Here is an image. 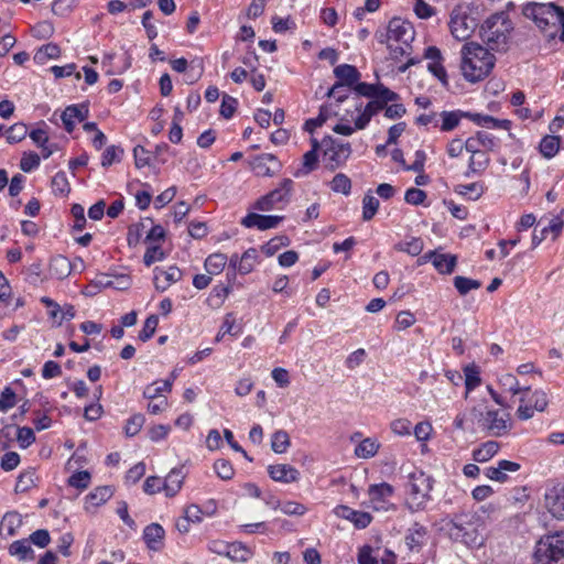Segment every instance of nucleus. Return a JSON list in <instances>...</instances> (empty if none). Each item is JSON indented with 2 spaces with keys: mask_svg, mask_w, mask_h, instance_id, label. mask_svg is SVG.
Returning a JSON list of instances; mask_svg holds the SVG:
<instances>
[{
  "mask_svg": "<svg viewBox=\"0 0 564 564\" xmlns=\"http://www.w3.org/2000/svg\"><path fill=\"white\" fill-rule=\"evenodd\" d=\"M164 535L165 531L159 523H151L143 530V540L152 551H159L162 547Z\"/></svg>",
  "mask_w": 564,
  "mask_h": 564,
  "instance_id": "393cba45",
  "label": "nucleus"
},
{
  "mask_svg": "<svg viewBox=\"0 0 564 564\" xmlns=\"http://www.w3.org/2000/svg\"><path fill=\"white\" fill-rule=\"evenodd\" d=\"M522 14L534 22L547 40L558 37L564 42V8L554 2H528L522 7Z\"/></svg>",
  "mask_w": 564,
  "mask_h": 564,
  "instance_id": "f257e3e1",
  "label": "nucleus"
},
{
  "mask_svg": "<svg viewBox=\"0 0 564 564\" xmlns=\"http://www.w3.org/2000/svg\"><path fill=\"white\" fill-rule=\"evenodd\" d=\"M182 468H173L164 479L163 490L167 497H174L182 488L184 481Z\"/></svg>",
  "mask_w": 564,
  "mask_h": 564,
  "instance_id": "cd10ccee",
  "label": "nucleus"
},
{
  "mask_svg": "<svg viewBox=\"0 0 564 564\" xmlns=\"http://www.w3.org/2000/svg\"><path fill=\"white\" fill-rule=\"evenodd\" d=\"M378 448L379 445L375 441L366 438L356 446L355 454L360 458H370L377 454Z\"/></svg>",
  "mask_w": 564,
  "mask_h": 564,
  "instance_id": "864d4df0",
  "label": "nucleus"
},
{
  "mask_svg": "<svg viewBox=\"0 0 564 564\" xmlns=\"http://www.w3.org/2000/svg\"><path fill=\"white\" fill-rule=\"evenodd\" d=\"M324 156L327 160V167L330 171L343 166L351 154V147L348 142H339L332 137L323 140Z\"/></svg>",
  "mask_w": 564,
  "mask_h": 564,
  "instance_id": "6e6552de",
  "label": "nucleus"
},
{
  "mask_svg": "<svg viewBox=\"0 0 564 564\" xmlns=\"http://www.w3.org/2000/svg\"><path fill=\"white\" fill-rule=\"evenodd\" d=\"M123 154V150L117 145H110L106 148L101 158V165L104 167H108L116 162H120L121 156Z\"/></svg>",
  "mask_w": 564,
  "mask_h": 564,
  "instance_id": "bf43d9fd",
  "label": "nucleus"
},
{
  "mask_svg": "<svg viewBox=\"0 0 564 564\" xmlns=\"http://www.w3.org/2000/svg\"><path fill=\"white\" fill-rule=\"evenodd\" d=\"M159 324V317L156 315H150L139 333V339L142 341L149 340L155 333Z\"/></svg>",
  "mask_w": 564,
  "mask_h": 564,
  "instance_id": "680f3d73",
  "label": "nucleus"
},
{
  "mask_svg": "<svg viewBox=\"0 0 564 564\" xmlns=\"http://www.w3.org/2000/svg\"><path fill=\"white\" fill-rule=\"evenodd\" d=\"M228 258L225 253L217 252L207 257L204 267L209 274H219L224 270Z\"/></svg>",
  "mask_w": 564,
  "mask_h": 564,
  "instance_id": "4c0bfd02",
  "label": "nucleus"
},
{
  "mask_svg": "<svg viewBox=\"0 0 564 564\" xmlns=\"http://www.w3.org/2000/svg\"><path fill=\"white\" fill-rule=\"evenodd\" d=\"M424 57L430 62L427 69L442 83L443 86L448 85L447 74L442 64V53L436 46H429L424 52Z\"/></svg>",
  "mask_w": 564,
  "mask_h": 564,
  "instance_id": "6ab92c4d",
  "label": "nucleus"
},
{
  "mask_svg": "<svg viewBox=\"0 0 564 564\" xmlns=\"http://www.w3.org/2000/svg\"><path fill=\"white\" fill-rule=\"evenodd\" d=\"M334 512L337 517L351 521L357 529L367 528L372 520L370 513L357 511L343 505L337 506Z\"/></svg>",
  "mask_w": 564,
  "mask_h": 564,
  "instance_id": "aec40b11",
  "label": "nucleus"
},
{
  "mask_svg": "<svg viewBox=\"0 0 564 564\" xmlns=\"http://www.w3.org/2000/svg\"><path fill=\"white\" fill-rule=\"evenodd\" d=\"M294 182L291 178H284L280 185L273 191L269 192L270 198L276 205H285L290 202L293 193Z\"/></svg>",
  "mask_w": 564,
  "mask_h": 564,
  "instance_id": "c85d7f7f",
  "label": "nucleus"
},
{
  "mask_svg": "<svg viewBox=\"0 0 564 564\" xmlns=\"http://www.w3.org/2000/svg\"><path fill=\"white\" fill-rule=\"evenodd\" d=\"M334 75L338 79L329 89V95H336L344 87H352L359 82L361 74L349 64H341L334 68Z\"/></svg>",
  "mask_w": 564,
  "mask_h": 564,
  "instance_id": "f8f14e48",
  "label": "nucleus"
},
{
  "mask_svg": "<svg viewBox=\"0 0 564 564\" xmlns=\"http://www.w3.org/2000/svg\"><path fill=\"white\" fill-rule=\"evenodd\" d=\"M6 138L9 143H18L22 141L26 134H28V127L26 124L19 122L14 123L10 128H8L6 131Z\"/></svg>",
  "mask_w": 564,
  "mask_h": 564,
  "instance_id": "5fc2aeb1",
  "label": "nucleus"
},
{
  "mask_svg": "<svg viewBox=\"0 0 564 564\" xmlns=\"http://www.w3.org/2000/svg\"><path fill=\"white\" fill-rule=\"evenodd\" d=\"M333 192L348 196L351 191V181L344 173H337L329 183Z\"/></svg>",
  "mask_w": 564,
  "mask_h": 564,
  "instance_id": "79ce46f5",
  "label": "nucleus"
},
{
  "mask_svg": "<svg viewBox=\"0 0 564 564\" xmlns=\"http://www.w3.org/2000/svg\"><path fill=\"white\" fill-rule=\"evenodd\" d=\"M544 502L554 518L564 519V484L549 489L545 494Z\"/></svg>",
  "mask_w": 564,
  "mask_h": 564,
  "instance_id": "dca6fc26",
  "label": "nucleus"
},
{
  "mask_svg": "<svg viewBox=\"0 0 564 564\" xmlns=\"http://www.w3.org/2000/svg\"><path fill=\"white\" fill-rule=\"evenodd\" d=\"M153 273H154V276H153L154 286L160 292H164L173 283L177 282L182 278L181 270L175 265H171L167 269L156 267L153 270Z\"/></svg>",
  "mask_w": 564,
  "mask_h": 564,
  "instance_id": "f3484780",
  "label": "nucleus"
},
{
  "mask_svg": "<svg viewBox=\"0 0 564 564\" xmlns=\"http://www.w3.org/2000/svg\"><path fill=\"white\" fill-rule=\"evenodd\" d=\"M283 216L275 215H260L256 213H249L241 220V225L246 228H257L259 230H267L275 228L282 220Z\"/></svg>",
  "mask_w": 564,
  "mask_h": 564,
  "instance_id": "a211bd4d",
  "label": "nucleus"
},
{
  "mask_svg": "<svg viewBox=\"0 0 564 564\" xmlns=\"http://www.w3.org/2000/svg\"><path fill=\"white\" fill-rule=\"evenodd\" d=\"M449 28L455 39L465 41L471 35L475 29V21L460 9H454L451 13Z\"/></svg>",
  "mask_w": 564,
  "mask_h": 564,
  "instance_id": "9d476101",
  "label": "nucleus"
},
{
  "mask_svg": "<svg viewBox=\"0 0 564 564\" xmlns=\"http://www.w3.org/2000/svg\"><path fill=\"white\" fill-rule=\"evenodd\" d=\"M465 372V387H466V395L473 391L476 387H478L481 382L479 370L475 366H468L464 370Z\"/></svg>",
  "mask_w": 564,
  "mask_h": 564,
  "instance_id": "13d9d810",
  "label": "nucleus"
},
{
  "mask_svg": "<svg viewBox=\"0 0 564 564\" xmlns=\"http://www.w3.org/2000/svg\"><path fill=\"white\" fill-rule=\"evenodd\" d=\"M413 39L414 31L410 22L401 18H393L389 21L386 34L387 41H394L409 46V43L413 41Z\"/></svg>",
  "mask_w": 564,
  "mask_h": 564,
  "instance_id": "9b49d317",
  "label": "nucleus"
},
{
  "mask_svg": "<svg viewBox=\"0 0 564 564\" xmlns=\"http://www.w3.org/2000/svg\"><path fill=\"white\" fill-rule=\"evenodd\" d=\"M144 422H145V419H144L143 414L138 413V414L132 415L127 421V424H126L124 431H126L127 436L137 435L141 431Z\"/></svg>",
  "mask_w": 564,
  "mask_h": 564,
  "instance_id": "0e129e2a",
  "label": "nucleus"
},
{
  "mask_svg": "<svg viewBox=\"0 0 564 564\" xmlns=\"http://www.w3.org/2000/svg\"><path fill=\"white\" fill-rule=\"evenodd\" d=\"M112 495H113V491L110 486H101V487H97L94 491H91L87 496V500L93 506H99V505L106 502L107 500H109L112 497Z\"/></svg>",
  "mask_w": 564,
  "mask_h": 564,
  "instance_id": "49530a36",
  "label": "nucleus"
},
{
  "mask_svg": "<svg viewBox=\"0 0 564 564\" xmlns=\"http://www.w3.org/2000/svg\"><path fill=\"white\" fill-rule=\"evenodd\" d=\"M165 254L160 246H150L147 248L143 256V263L147 267L152 265L154 262L162 261Z\"/></svg>",
  "mask_w": 564,
  "mask_h": 564,
  "instance_id": "774afa93",
  "label": "nucleus"
},
{
  "mask_svg": "<svg viewBox=\"0 0 564 564\" xmlns=\"http://www.w3.org/2000/svg\"><path fill=\"white\" fill-rule=\"evenodd\" d=\"M290 446V437L289 434L283 431L279 430L273 433L272 440H271V448L276 454L285 453L286 449Z\"/></svg>",
  "mask_w": 564,
  "mask_h": 564,
  "instance_id": "a18cd8bd",
  "label": "nucleus"
},
{
  "mask_svg": "<svg viewBox=\"0 0 564 564\" xmlns=\"http://www.w3.org/2000/svg\"><path fill=\"white\" fill-rule=\"evenodd\" d=\"M424 248V242L419 237H412L410 240L399 242L394 246L397 251L405 252L412 257L419 256Z\"/></svg>",
  "mask_w": 564,
  "mask_h": 564,
  "instance_id": "a19ab883",
  "label": "nucleus"
},
{
  "mask_svg": "<svg viewBox=\"0 0 564 564\" xmlns=\"http://www.w3.org/2000/svg\"><path fill=\"white\" fill-rule=\"evenodd\" d=\"M399 100V94L392 91L391 89H382L380 94L371 98L366 106H364L361 101L357 102L355 105V109L359 112V116L355 120L356 128L359 130L365 129L373 116L382 110L384 111L387 104L390 101Z\"/></svg>",
  "mask_w": 564,
  "mask_h": 564,
  "instance_id": "423d86ee",
  "label": "nucleus"
},
{
  "mask_svg": "<svg viewBox=\"0 0 564 564\" xmlns=\"http://www.w3.org/2000/svg\"><path fill=\"white\" fill-rule=\"evenodd\" d=\"M427 529L426 527L415 522L406 531L404 541L410 551L419 552L426 543Z\"/></svg>",
  "mask_w": 564,
  "mask_h": 564,
  "instance_id": "4be33fe9",
  "label": "nucleus"
},
{
  "mask_svg": "<svg viewBox=\"0 0 564 564\" xmlns=\"http://www.w3.org/2000/svg\"><path fill=\"white\" fill-rule=\"evenodd\" d=\"M318 164V155L315 150H310L303 155V163L300 169L294 172L295 177H303L313 172Z\"/></svg>",
  "mask_w": 564,
  "mask_h": 564,
  "instance_id": "e433bc0d",
  "label": "nucleus"
},
{
  "mask_svg": "<svg viewBox=\"0 0 564 564\" xmlns=\"http://www.w3.org/2000/svg\"><path fill=\"white\" fill-rule=\"evenodd\" d=\"M382 89H389L384 85L377 83V84H368V83H359L354 86V90L357 93V95L367 97V98H373L380 94Z\"/></svg>",
  "mask_w": 564,
  "mask_h": 564,
  "instance_id": "c03bdc74",
  "label": "nucleus"
},
{
  "mask_svg": "<svg viewBox=\"0 0 564 564\" xmlns=\"http://www.w3.org/2000/svg\"><path fill=\"white\" fill-rule=\"evenodd\" d=\"M2 523L7 527L8 535L14 536L22 525V517L17 511H10L3 516Z\"/></svg>",
  "mask_w": 564,
  "mask_h": 564,
  "instance_id": "6e6d98bb",
  "label": "nucleus"
},
{
  "mask_svg": "<svg viewBox=\"0 0 564 564\" xmlns=\"http://www.w3.org/2000/svg\"><path fill=\"white\" fill-rule=\"evenodd\" d=\"M268 473L274 481L283 484L294 482L300 478V471L288 464L270 465L268 467Z\"/></svg>",
  "mask_w": 564,
  "mask_h": 564,
  "instance_id": "412c9836",
  "label": "nucleus"
},
{
  "mask_svg": "<svg viewBox=\"0 0 564 564\" xmlns=\"http://www.w3.org/2000/svg\"><path fill=\"white\" fill-rule=\"evenodd\" d=\"M560 149V138L546 135L540 143V151L545 158H553Z\"/></svg>",
  "mask_w": 564,
  "mask_h": 564,
  "instance_id": "3c124183",
  "label": "nucleus"
},
{
  "mask_svg": "<svg viewBox=\"0 0 564 564\" xmlns=\"http://www.w3.org/2000/svg\"><path fill=\"white\" fill-rule=\"evenodd\" d=\"M172 389V381H155L152 384L145 387L143 397L150 400H160L163 392H170Z\"/></svg>",
  "mask_w": 564,
  "mask_h": 564,
  "instance_id": "c9c22d12",
  "label": "nucleus"
},
{
  "mask_svg": "<svg viewBox=\"0 0 564 564\" xmlns=\"http://www.w3.org/2000/svg\"><path fill=\"white\" fill-rule=\"evenodd\" d=\"M454 286L460 295H466L471 290H477L481 286V282L478 280L457 275L454 278Z\"/></svg>",
  "mask_w": 564,
  "mask_h": 564,
  "instance_id": "8fccbe9b",
  "label": "nucleus"
},
{
  "mask_svg": "<svg viewBox=\"0 0 564 564\" xmlns=\"http://www.w3.org/2000/svg\"><path fill=\"white\" fill-rule=\"evenodd\" d=\"M534 557L540 564H556L564 560V532L558 531L542 536L534 551Z\"/></svg>",
  "mask_w": 564,
  "mask_h": 564,
  "instance_id": "39448f33",
  "label": "nucleus"
},
{
  "mask_svg": "<svg viewBox=\"0 0 564 564\" xmlns=\"http://www.w3.org/2000/svg\"><path fill=\"white\" fill-rule=\"evenodd\" d=\"M498 451L499 444L495 441H488L480 447L474 449L473 458L478 463H485L492 458L498 453Z\"/></svg>",
  "mask_w": 564,
  "mask_h": 564,
  "instance_id": "72a5a7b5",
  "label": "nucleus"
},
{
  "mask_svg": "<svg viewBox=\"0 0 564 564\" xmlns=\"http://www.w3.org/2000/svg\"><path fill=\"white\" fill-rule=\"evenodd\" d=\"M40 163L41 158L37 153L24 152L20 161V169L25 173H30L36 170L40 166Z\"/></svg>",
  "mask_w": 564,
  "mask_h": 564,
  "instance_id": "052dcab7",
  "label": "nucleus"
},
{
  "mask_svg": "<svg viewBox=\"0 0 564 564\" xmlns=\"http://www.w3.org/2000/svg\"><path fill=\"white\" fill-rule=\"evenodd\" d=\"M433 478L423 470L416 469L409 475L406 485V506L411 512L422 511L431 501Z\"/></svg>",
  "mask_w": 564,
  "mask_h": 564,
  "instance_id": "20e7f679",
  "label": "nucleus"
},
{
  "mask_svg": "<svg viewBox=\"0 0 564 564\" xmlns=\"http://www.w3.org/2000/svg\"><path fill=\"white\" fill-rule=\"evenodd\" d=\"M61 50L57 44L48 43L41 46L35 55L34 61L37 64H45L48 59H55L59 56Z\"/></svg>",
  "mask_w": 564,
  "mask_h": 564,
  "instance_id": "58836bf2",
  "label": "nucleus"
},
{
  "mask_svg": "<svg viewBox=\"0 0 564 564\" xmlns=\"http://www.w3.org/2000/svg\"><path fill=\"white\" fill-rule=\"evenodd\" d=\"M479 425L489 435L501 436L511 429L510 415L499 410H487L480 413Z\"/></svg>",
  "mask_w": 564,
  "mask_h": 564,
  "instance_id": "1a4fd4ad",
  "label": "nucleus"
},
{
  "mask_svg": "<svg viewBox=\"0 0 564 564\" xmlns=\"http://www.w3.org/2000/svg\"><path fill=\"white\" fill-rule=\"evenodd\" d=\"M216 552L226 555L235 562H247L252 555L250 549L240 542L223 545V549Z\"/></svg>",
  "mask_w": 564,
  "mask_h": 564,
  "instance_id": "a878e982",
  "label": "nucleus"
},
{
  "mask_svg": "<svg viewBox=\"0 0 564 564\" xmlns=\"http://www.w3.org/2000/svg\"><path fill=\"white\" fill-rule=\"evenodd\" d=\"M76 263H72L68 258L57 254L51 259L50 273L52 276L63 280L66 279L75 269Z\"/></svg>",
  "mask_w": 564,
  "mask_h": 564,
  "instance_id": "b1692460",
  "label": "nucleus"
},
{
  "mask_svg": "<svg viewBox=\"0 0 564 564\" xmlns=\"http://www.w3.org/2000/svg\"><path fill=\"white\" fill-rule=\"evenodd\" d=\"M380 203L378 198L368 192L362 199V219L365 221L371 220L378 212Z\"/></svg>",
  "mask_w": 564,
  "mask_h": 564,
  "instance_id": "37998d69",
  "label": "nucleus"
},
{
  "mask_svg": "<svg viewBox=\"0 0 564 564\" xmlns=\"http://www.w3.org/2000/svg\"><path fill=\"white\" fill-rule=\"evenodd\" d=\"M462 72L466 80L476 83L486 78L495 66V55L478 43H466L462 48Z\"/></svg>",
  "mask_w": 564,
  "mask_h": 564,
  "instance_id": "f03ea898",
  "label": "nucleus"
},
{
  "mask_svg": "<svg viewBox=\"0 0 564 564\" xmlns=\"http://www.w3.org/2000/svg\"><path fill=\"white\" fill-rule=\"evenodd\" d=\"M214 470L224 480L231 479L235 474L231 464L226 459H217L214 463Z\"/></svg>",
  "mask_w": 564,
  "mask_h": 564,
  "instance_id": "338daca9",
  "label": "nucleus"
},
{
  "mask_svg": "<svg viewBox=\"0 0 564 564\" xmlns=\"http://www.w3.org/2000/svg\"><path fill=\"white\" fill-rule=\"evenodd\" d=\"M250 167L257 176H272L281 169V163L273 154L262 153L252 158Z\"/></svg>",
  "mask_w": 564,
  "mask_h": 564,
  "instance_id": "4468645a",
  "label": "nucleus"
},
{
  "mask_svg": "<svg viewBox=\"0 0 564 564\" xmlns=\"http://www.w3.org/2000/svg\"><path fill=\"white\" fill-rule=\"evenodd\" d=\"M258 259L259 254L257 249L249 248L248 250H246L240 257L239 273L242 275L250 273L258 263Z\"/></svg>",
  "mask_w": 564,
  "mask_h": 564,
  "instance_id": "ea45409f",
  "label": "nucleus"
},
{
  "mask_svg": "<svg viewBox=\"0 0 564 564\" xmlns=\"http://www.w3.org/2000/svg\"><path fill=\"white\" fill-rule=\"evenodd\" d=\"M467 516H456L448 523V534L451 539L459 541L468 546L476 547L482 544V538L478 534L471 522L465 521Z\"/></svg>",
  "mask_w": 564,
  "mask_h": 564,
  "instance_id": "0eeeda50",
  "label": "nucleus"
},
{
  "mask_svg": "<svg viewBox=\"0 0 564 564\" xmlns=\"http://www.w3.org/2000/svg\"><path fill=\"white\" fill-rule=\"evenodd\" d=\"M9 553L17 556L20 561L33 560L34 553L29 540H17L9 546Z\"/></svg>",
  "mask_w": 564,
  "mask_h": 564,
  "instance_id": "473e14b6",
  "label": "nucleus"
},
{
  "mask_svg": "<svg viewBox=\"0 0 564 564\" xmlns=\"http://www.w3.org/2000/svg\"><path fill=\"white\" fill-rule=\"evenodd\" d=\"M423 262L432 261L440 273H452L456 265V257L430 251L422 257Z\"/></svg>",
  "mask_w": 564,
  "mask_h": 564,
  "instance_id": "5701e85b",
  "label": "nucleus"
},
{
  "mask_svg": "<svg viewBox=\"0 0 564 564\" xmlns=\"http://www.w3.org/2000/svg\"><path fill=\"white\" fill-rule=\"evenodd\" d=\"M238 106V100L227 94L223 96L221 105H220V115L225 119H230Z\"/></svg>",
  "mask_w": 564,
  "mask_h": 564,
  "instance_id": "69168bd1",
  "label": "nucleus"
},
{
  "mask_svg": "<svg viewBox=\"0 0 564 564\" xmlns=\"http://www.w3.org/2000/svg\"><path fill=\"white\" fill-rule=\"evenodd\" d=\"M497 147L498 139L487 131H478L465 141V149L471 154L486 153Z\"/></svg>",
  "mask_w": 564,
  "mask_h": 564,
  "instance_id": "ddd939ff",
  "label": "nucleus"
},
{
  "mask_svg": "<svg viewBox=\"0 0 564 564\" xmlns=\"http://www.w3.org/2000/svg\"><path fill=\"white\" fill-rule=\"evenodd\" d=\"M89 115V108L86 104L70 105L65 108L61 119L65 130L72 133L77 122L84 121Z\"/></svg>",
  "mask_w": 564,
  "mask_h": 564,
  "instance_id": "2eb2a0df",
  "label": "nucleus"
},
{
  "mask_svg": "<svg viewBox=\"0 0 564 564\" xmlns=\"http://www.w3.org/2000/svg\"><path fill=\"white\" fill-rule=\"evenodd\" d=\"M468 118L480 127L495 129H509L510 127L509 120H499L488 115L469 113Z\"/></svg>",
  "mask_w": 564,
  "mask_h": 564,
  "instance_id": "2f4dec72",
  "label": "nucleus"
},
{
  "mask_svg": "<svg viewBox=\"0 0 564 564\" xmlns=\"http://www.w3.org/2000/svg\"><path fill=\"white\" fill-rule=\"evenodd\" d=\"M489 162L490 159L486 153L471 154L465 176L469 177L471 174L482 173L489 165Z\"/></svg>",
  "mask_w": 564,
  "mask_h": 564,
  "instance_id": "f704fd0d",
  "label": "nucleus"
},
{
  "mask_svg": "<svg viewBox=\"0 0 564 564\" xmlns=\"http://www.w3.org/2000/svg\"><path fill=\"white\" fill-rule=\"evenodd\" d=\"M89 484L90 474L87 470L77 471L68 478V485L80 490L86 489Z\"/></svg>",
  "mask_w": 564,
  "mask_h": 564,
  "instance_id": "e2e57ef3",
  "label": "nucleus"
},
{
  "mask_svg": "<svg viewBox=\"0 0 564 564\" xmlns=\"http://www.w3.org/2000/svg\"><path fill=\"white\" fill-rule=\"evenodd\" d=\"M394 492L393 487L388 482L373 484L368 488L370 501L375 505H382Z\"/></svg>",
  "mask_w": 564,
  "mask_h": 564,
  "instance_id": "c756f323",
  "label": "nucleus"
},
{
  "mask_svg": "<svg viewBox=\"0 0 564 564\" xmlns=\"http://www.w3.org/2000/svg\"><path fill=\"white\" fill-rule=\"evenodd\" d=\"M240 333H241V327L236 324L234 316L231 314H227L223 322L220 330H219L218 335L216 336V340H220V338L226 334H229L231 336H238V335H240Z\"/></svg>",
  "mask_w": 564,
  "mask_h": 564,
  "instance_id": "4d7b16f0",
  "label": "nucleus"
},
{
  "mask_svg": "<svg viewBox=\"0 0 564 564\" xmlns=\"http://www.w3.org/2000/svg\"><path fill=\"white\" fill-rule=\"evenodd\" d=\"M35 471L34 470H25L21 473L17 479L15 484V492H26L33 486H35Z\"/></svg>",
  "mask_w": 564,
  "mask_h": 564,
  "instance_id": "603ef678",
  "label": "nucleus"
},
{
  "mask_svg": "<svg viewBox=\"0 0 564 564\" xmlns=\"http://www.w3.org/2000/svg\"><path fill=\"white\" fill-rule=\"evenodd\" d=\"M330 116H332V112H330L328 106L324 105L319 108V113L316 118H311V119L306 120V122L304 124V129L307 132L313 133L314 130L316 128L322 127Z\"/></svg>",
  "mask_w": 564,
  "mask_h": 564,
  "instance_id": "de8ad7c7",
  "label": "nucleus"
},
{
  "mask_svg": "<svg viewBox=\"0 0 564 564\" xmlns=\"http://www.w3.org/2000/svg\"><path fill=\"white\" fill-rule=\"evenodd\" d=\"M469 112H464L462 110L454 111H442L440 113V118L442 120L441 131L448 132L458 127L462 118H468Z\"/></svg>",
  "mask_w": 564,
  "mask_h": 564,
  "instance_id": "7c9ffc66",
  "label": "nucleus"
},
{
  "mask_svg": "<svg viewBox=\"0 0 564 564\" xmlns=\"http://www.w3.org/2000/svg\"><path fill=\"white\" fill-rule=\"evenodd\" d=\"M513 30L509 15L501 11L490 15L481 24L480 36L488 51L503 52L508 47L510 32Z\"/></svg>",
  "mask_w": 564,
  "mask_h": 564,
  "instance_id": "7ed1b4c3",
  "label": "nucleus"
},
{
  "mask_svg": "<svg viewBox=\"0 0 564 564\" xmlns=\"http://www.w3.org/2000/svg\"><path fill=\"white\" fill-rule=\"evenodd\" d=\"M564 228V220L560 217H554L550 220L549 225L542 228L538 234L536 230L532 235V247H538L547 236L553 235V239H556Z\"/></svg>",
  "mask_w": 564,
  "mask_h": 564,
  "instance_id": "bb28decb",
  "label": "nucleus"
},
{
  "mask_svg": "<svg viewBox=\"0 0 564 564\" xmlns=\"http://www.w3.org/2000/svg\"><path fill=\"white\" fill-rule=\"evenodd\" d=\"M52 189L54 194L66 196L70 192V185L65 172H57L52 178Z\"/></svg>",
  "mask_w": 564,
  "mask_h": 564,
  "instance_id": "09e8293b",
  "label": "nucleus"
}]
</instances>
